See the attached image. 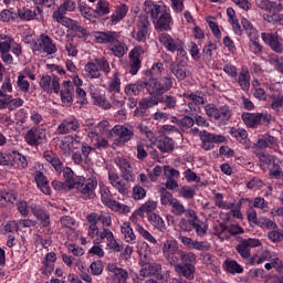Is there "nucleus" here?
<instances>
[{"mask_svg": "<svg viewBox=\"0 0 283 283\" xmlns=\"http://www.w3.org/2000/svg\"><path fill=\"white\" fill-rule=\"evenodd\" d=\"M153 107H156L153 97H143L134 111V116L136 118H145L147 116V109H151Z\"/></svg>", "mask_w": 283, "mask_h": 283, "instance_id": "25", "label": "nucleus"}, {"mask_svg": "<svg viewBox=\"0 0 283 283\" xmlns=\"http://www.w3.org/2000/svg\"><path fill=\"white\" fill-rule=\"evenodd\" d=\"M213 235H217V238H220V240H229V233H228V226L224 223H218L214 224L213 228Z\"/></svg>", "mask_w": 283, "mask_h": 283, "instance_id": "49", "label": "nucleus"}, {"mask_svg": "<svg viewBox=\"0 0 283 283\" xmlns=\"http://www.w3.org/2000/svg\"><path fill=\"white\" fill-rule=\"evenodd\" d=\"M59 94L63 105L72 107V104L74 103V84H72L71 81H64L62 83Z\"/></svg>", "mask_w": 283, "mask_h": 283, "instance_id": "19", "label": "nucleus"}, {"mask_svg": "<svg viewBox=\"0 0 283 283\" xmlns=\"http://www.w3.org/2000/svg\"><path fill=\"white\" fill-rule=\"evenodd\" d=\"M157 83V80H139L136 83L127 84L124 88V92L126 96H139L140 93L145 92L146 90L147 94H149V96H153L154 93H151V90L156 87Z\"/></svg>", "mask_w": 283, "mask_h": 283, "instance_id": "5", "label": "nucleus"}, {"mask_svg": "<svg viewBox=\"0 0 283 283\" xmlns=\"http://www.w3.org/2000/svg\"><path fill=\"white\" fill-rule=\"evenodd\" d=\"M64 184L69 189H76L83 200H94L96 198V187H98L96 177L85 179L83 176H76L72 168L65 167Z\"/></svg>", "mask_w": 283, "mask_h": 283, "instance_id": "1", "label": "nucleus"}, {"mask_svg": "<svg viewBox=\"0 0 283 283\" xmlns=\"http://www.w3.org/2000/svg\"><path fill=\"white\" fill-rule=\"evenodd\" d=\"M241 120H243L244 125H247L250 129H258L260 125L271 124V115L264 113L244 112L241 114Z\"/></svg>", "mask_w": 283, "mask_h": 283, "instance_id": "8", "label": "nucleus"}, {"mask_svg": "<svg viewBox=\"0 0 283 283\" xmlns=\"http://www.w3.org/2000/svg\"><path fill=\"white\" fill-rule=\"evenodd\" d=\"M84 72H85L86 78L94 80V78H101L102 76L101 70L98 69V64H96L95 60L90 61L85 64Z\"/></svg>", "mask_w": 283, "mask_h": 283, "instance_id": "34", "label": "nucleus"}, {"mask_svg": "<svg viewBox=\"0 0 283 283\" xmlns=\"http://www.w3.org/2000/svg\"><path fill=\"white\" fill-rule=\"evenodd\" d=\"M115 165L119 167L122 178L124 180L127 182H134V180H136V175H134V170L132 169V164H129V160L123 157H117L115 159Z\"/></svg>", "mask_w": 283, "mask_h": 283, "instance_id": "20", "label": "nucleus"}, {"mask_svg": "<svg viewBox=\"0 0 283 283\" xmlns=\"http://www.w3.org/2000/svg\"><path fill=\"white\" fill-rule=\"evenodd\" d=\"M229 134L230 136H232V138H235V140H238V143H240L241 145H247V138H249V133H247V129L231 127Z\"/></svg>", "mask_w": 283, "mask_h": 283, "instance_id": "38", "label": "nucleus"}, {"mask_svg": "<svg viewBox=\"0 0 283 283\" xmlns=\"http://www.w3.org/2000/svg\"><path fill=\"white\" fill-rule=\"evenodd\" d=\"M11 92H12V80H10V77H6L0 88V98L7 99L8 97H10L8 93L11 94Z\"/></svg>", "mask_w": 283, "mask_h": 283, "instance_id": "56", "label": "nucleus"}, {"mask_svg": "<svg viewBox=\"0 0 283 283\" xmlns=\"http://www.w3.org/2000/svg\"><path fill=\"white\" fill-rule=\"evenodd\" d=\"M265 10L269 12V14H277L279 12H282V4L279 2L273 1H266L264 2Z\"/></svg>", "mask_w": 283, "mask_h": 283, "instance_id": "64", "label": "nucleus"}, {"mask_svg": "<svg viewBox=\"0 0 283 283\" xmlns=\"http://www.w3.org/2000/svg\"><path fill=\"white\" fill-rule=\"evenodd\" d=\"M95 63L97 64L99 72H103L106 76L107 74H111L112 66H109V61H107V57H97L95 59Z\"/></svg>", "mask_w": 283, "mask_h": 283, "instance_id": "54", "label": "nucleus"}, {"mask_svg": "<svg viewBox=\"0 0 283 283\" xmlns=\"http://www.w3.org/2000/svg\"><path fill=\"white\" fill-rule=\"evenodd\" d=\"M40 87L46 94H59L61 92V83L56 75H43L40 78Z\"/></svg>", "mask_w": 283, "mask_h": 283, "instance_id": "14", "label": "nucleus"}, {"mask_svg": "<svg viewBox=\"0 0 283 283\" xmlns=\"http://www.w3.org/2000/svg\"><path fill=\"white\" fill-rule=\"evenodd\" d=\"M160 193V202L164 207H167L169 205L170 207L174 205V201L177 200L174 198V195L169 191H167V188H161L159 190Z\"/></svg>", "mask_w": 283, "mask_h": 283, "instance_id": "52", "label": "nucleus"}, {"mask_svg": "<svg viewBox=\"0 0 283 283\" xmlns=\"http://www.w3.org/2000/svg\"><path fill=\"white\" fill-rule=\"evenodd\" d=\"M199 138L201 140V149L205 151H211L216 145L227 143V137H224V135L213 134L208 130L199 132Z\"/></svg>", "mask_w": 283, "mask_h": 283, "instance_id": "9", "label": "nucleus"}, {"mask_svg": "<svg viewBox=\"0 0 283 283\" xmlns=\"http://www.w3.org/2000/svg\"><path fill=\"white\" fill-rule=\"evenodd\" d=\"M148 222L154 227V229H157V231H160L161 233H165L167 231V224L165 223V220L159 214H156L155 212L148 213Z\"/></svg>", "mask_w": 283, "mask_h": 283, "instance_id": "32", "label": "nucleus"}, {"mask_svg": "<svg viewBox=\"0 0 283 283\" xmlns=\"http://www.w3.org/2000/svg\"><path fill=\"white\" fill-rule=\"evenodd\" d=\"M108 271L113 273L114 283H127V280H129V272L116 264H109Z\"/></svg>", "mask_w": 283, "mask_h": 283, "instance_id": "27", "label": "nucleus"}, {"mask_svg": "<svg viewBox=\"0 0 283 283\" xmlns=\"http://www.w3.org/2000/svg\"><path fill=\"white\" fill-rule=\"evenodd\" d=\"M31 211L34 218H36V220L40 222L41 227H43L44 229H50V214L45 211V209H43V207L33 206L31 208Z\"/></svg>", "mask_w": 283, "mask_h": 283, "instance_id": "28", "label": "nucleus"}, {"mask_svg": "<svg viewBox=\"0 0 283 283\" xmlns=\"http://www.w3.org/2000/svg\"><path fill=\"white\" fill-rule=\"evenodd\" d=\"M223 264L227 273H230L231 275H235V273H244V268H242V265H240L235 260H226Z\"/></svg>", "mask_w": 283, "mask_h": 283, "instance_id": "41", "label": "nucleus"}, {"mask_svg": "<svg viewBox=\"0 0 283 283\" xmlns=\"http://www.w3.org/2000/svg\"><path fill=\"white\" fill-rule=\"evenodd\" d=\"M170 72L178 81H185L187 78V70L176 62L170 64Z\"/></svg>", "mask_w": 283, "mask_h": 283, "instance_id": "43", "label": "nucleus"}, {"mask_svg": "<svg viewBox=\"0 0 283 283\" xmlns=\"http://www.w3.org/2000/svg\"><path fill=\"white\" fill-rule=\"evenodd\" d=\"M214 205L218 209H224L226 211L235 207V203H227V201H224V195L220 192L214 193Z\"/></svg>", "mask_w": 283, "mask_h": 283, "instance_id": "50", "label": "nucleus"}, {"mask_svg": "<svg viewBox=\"0 0 283 283\" xmlns=\"http://www.w3.org/2000/svg\"><path fill=\"white\" fill-rule=\"evenodd\" d=\"M171 207V213L174 216H185V213H187V209H185V206L180 202V200L176 199L172 205H170Z\"/></svg>", "mask_w": 283, "mask_h": 283, "instance_id": "62", "label": "nucleus"}, {"mask_svg": "<svg viewBox=\"0 0 283 283\" xmlns=\"http://www.w3.org/2000/svg\"><path fill=\"white\" fill-rule=\"evenodd\" d=\"M108 50L112 51V54L117 59H123V56L127 54V46L120 41V39H117L113 44H111Z\"/></svg>", "mask_w": 283, "mask_h": 283, "instance_id": "35", "label": "nucleus"}, {"mask_svg": "<svg viewBox=\"0 0 283 283\" xmlns=\"http://www.w3.org/2000/svg\"><path fill=\"white\" fill-rule=\"evenodd\" d=\"M164 72L165 64H163V62L160 61L154 62L150 70L146 71V75L149 76V78L146 81H160L161 78L167 77L174 78V76L170 73H168L167 75H163Z\"/></svg>", "mask_w": 283, "mask_h": 283, "instance_id": "22", "label": "nucleus"}, {"mask_svg": "<svg viewBox=\"0 0 283 283\" xmlns=\"http://www.w3.org/2000/svg\"><path fill=\"white\" fill-rule=\"evenodd\" d=\"M196 231L197 235L199 238H203V235H207V226H205V222L202 220L197 219L196 221H192V231Z\"/></svg>", "mask_w": 283, "mask_h": 283, "instance_id": "59", "label": "nucleus"}, {"mask_svg": "<svg viewBox=\"0 0 283 283\" xmlns=\"http://www.w3.org/2000/svg\"><path fill=\"white\" fill-rule=\"evenodd\" d=\"M127 12H129V7H127V4L122 3L117 6L115 13H113L111 18L113 23H119V21H123V19L127 17Z\"/></svg>", "mask_w": 283, "mask_h": 283, "instance_id": "39", "label": "nucleus"}, {"mask_svg": "<svg viewBox=\"0 0 283 283\" xmlns=\"http://www.w3.org/2000/svg\"><path fill=\"white\" fill-rule=\"evenodd\" d=\"M108 92L111 94H118L120 92V74L118 72L114 73L113 80L108 84Z\"/></svg>", "mask_w": 283, "mask_h": 283, "instance_id": "55", "label": "nucleus"}, {"mask_svg": "<svg viewBox=\"0 0 283 283\" xmlns=\"http://www.w3.org/2000/svg\"><path fill=\"white\" fill-rule=\"evenodd\" d=\"M24 140L30 147H39V145H43V143H46L48 140L45 127L36 126L29 129L24 135Z\"/></svg>", "mask_w": 283, "mask_h": 283, "instance_id": "10", "label": "nucleus"}, {"mask_svg": "<svg viewBox=\"0 0 283 283\" xmlns=\"http://www.w3.org/2000/svg\"><path fill=\"white\" fill-rule=\"evenodd\" d=\"M94 39L96 43L109 48L113 43H116L117 39H120V33L116 31H96Z\"/></svg>", "mask_w": 283, "mask_h": 283, "instance_id": "18", "label": "nucleus"}, {"mask_svg": "<svg viewBox=\"0 0 283 283\" xmlns=\"http://www.w3.org/2000/svg\"><path fill=\"white\" fill-rule=\"evenodd\" d=\"M13 169H25L28 167V158L19 153V150H15V157L13 160Z\"/></svg>", "mask_w": 283, "mask_h": 283, "instance_id": "51", "label": "nucleus"}, {"mask_svg": "<svg viewBox=\"0 0 283 283\" xmlns=\"http://www.w3.org/2000/svg\"><path fill=\"white\" fill-rule=\"evenodd\" d=\"M18 17L21 21H38L41 23L45 17L43 15V7H39L34 4L33 8H25L18 9Z\"/></svg>", "mask_w": 283, "mask_h": 283, "instance_id": "11", "label": "nucleus"}, {"mask_svg": "<svg viewBox=\"0 0 283 283\" xmlns=\"http://www.w3.org/2000/svg\"><path fill=\"white\" fill-rule=\"evenodd\" d=\"M261 39L265 45H269L272 52H275V54L283 53V39L277 32H263L261 33Z\"/></svg>", "mask_w": 283, "mask_h": 283, "instance_id": "12", "label": "nucleus"}, {"mask_svg": "<svg viewBox=\"0 0 283 283\" xmlns=\"http://www.w3.org/2000/svg\"><path fill=\"white\" fill-rule=\"evenodd\" d=\"M259 163L263 171H266L268 169H270L271 165L275 163V157L273 155L261 153L259 155Z\"/></svg>", "mask_w": 283, "mask_h": 283, "instance_id": "46", "label": "nucleus"}, {"mask_svg": "<svg viewBox=\"0 0 283 283\" xmlns=\"http://www.w3.org/2000/svg\"><path fill=\"white\" fill-rule=\"evenodd\" d=\"M184 97L187 101H192V103L198 107V105H205V93L197 91L195 93H185Z\"/></svg>", "mask_w": 283, "mask_h": 283, "instance_id": "47", "label": "nucleus"}, {"mask_svg": "<svg viewBox=\"0 0 283 283\" xmlns=\"http://www.w3.org/2000/svg\"><path fill=\"white\" fill-rule=\"evenodd\" d=\"M255 227H260V229H277V223L273 222V220H271L268 217H260L259 221H256V226Z\"/></svg>", "mask_w": 283, "mask_h": 283, "instance_id": "57", "label": "nucleus"}, {"mask_svg": "<svg viewBox=\"0 0 283 283\" xmlns=\"http://www.w3.org/2000/svg\"><path fill=\"white\" fill-rule=\"evenodd\" d=\"M154 25L158 34H163V32H171V25H174L171 12L167 9L161 11V14L155 19Z\"/></svg>", "mask_w": 283, "mask_h": 283, "instance_id": "13", "label": "nucleus"}, {"mask_svg": "<svg viewBox=\"0 0 283 283\" xmlns=\"http://www.w3.org/2000/svg\"><path fill=\"white\" fill-rule=\"evenodd\" d=\"M157 149H159L161 154H171V151L176 149V142L168 136H161L157 142Z\"/></svg>", "mask_w": 283, "mask_h": 283, "instance_id": "30", "label": "nucleus"}, {"mask_svg": "<svg viewBox=\"0 0 283 283\" xmlns=\"http://www.w3.org/2000/svg\"><path fill=\"white\" fill-rule=\"evenodd\" d=\"M73 32L77 35V39L82 41H87V36H90V32L84 27H81L77 22L72 27Z\"/></svg>", "mask_w": 283, "mask_h": 283, "instance_id": "60", "label": "nucleus"}, {"mask_svg": "<svg viewBox=\"0 0 283 283\" xmlns=\"http://www.w3.org/2000/svg\"><path fill=\"white\" fill-rule=\"evenodd\" d=\"M179 197L184 198L185 200H192L196 196V189L191 186H181L178 190Z\"/></svg>", "mask_w": 283, "mask_h": 283, "instance_id": "53", "label": "nucleus"}, {"mask_svg": "<svg viewBox=\"0 0 283 283\" xmlns=\"http://www.w3.org/2000/svg\"><path fill=\"white\" fill-rule=\"evenodd\" d=\"M31 50L33 52H43L48 55L56 54V52H59L56 44L52 41V38L45 33H41L40 36L32 42Z\"/></svg>", "mask_w": 283, "mask_h": 283, "instance_id": "7", "label": "nucleus"}, {"mask_svg": "<svg viewBox=\"0 0 283 283\" xmlns=\"http://www.w3.org/2000/svg\"><path fill=\"white\" fill-rule=\"evenodd\" d=\"M56 262V253H46L44 261L42 262L44 266V273H52L54 271V263Z\"/></svg>", "mask_w": 283, "mask_h": 283, "instance_id": "44", "label": "nucleus"}, {"mask_svg": "<svg viewBox=\"0 0 283 283\" xmlns=\"http://www.w3.org/2000/svg\"><path fill=\"white\" fill-rule=\"evenodd\" d=\"M72 132H81V119L75 116H69L57 126V134L65 136Z\"/></svg>", "mask_w": 283, "mask_h": 283, "instance_id": "16", "label": "nucleus"}, {"mask_svg": "<svg viewBox=\"0 0 283 283\" xmlns=\"http://www.w3.org/2000/svg\"><path fill=\"white\" fill-rule=\"evenodd\" d=\"M86 220L88 222V229H87V235L88 238H91L92 240L95 239V237L97 235L98 233V222L96 221V218H94L92 216V213H88L86 216Z\"/></svg>", "mask_w": 283, "mask_h": 283, "instance_id": "42", "label": "nucleus"}, {"mask_svg": "<svg viewBox=\"0 0 283 283\" xmlns=\"http://www.w3.org/2000/svg\"><path fill=\"white\" fill-rule=\"evenodd\" d=\"M206 116L212 123H218V125H229L231 118H233V111L229 105L216 106V104H207L205 106Z\"/></svg>", "mask_w": 283, "mask_h": 283, "instance_id": "3", "label": "nucleus"}, {"mask_svg": "<svg viewBox=\"0 0 283 283\" xmlns=\"http://www.w3.org/2000/svg\"><path fill=\"white\" fill-rule=\"evenodd\" d=\"M42 156L44 160L53 167L57 176H61L62 174L63 178H65V167H63V161L61 160V157H59V154L54 150H44Z\"/></svg>", "mask_w": 283, "mask_h": 283, "instance_id": "15", "label": "nucleus"}, {"mask_svg": "<svg viewBox=\"0 0 283 283\" xmlns=\"http://www.w3.org/2000/svg\"><path fill=\"white\" fill-rule=\"evenodd\" d=\"M252 209H261V211H269V201L264 200L262 197H255L252 201Z\"/></svg>", "mask_w": 283, "mask_h": 283, "instance_id": "61", "label": "nucleus"}, {"mask_svg": "<svg viewBox=\"0 0 283 283\" xmlns=\"http://www.w3.org/2000/svg\"><path fill=\"white\" fill-rule=\"evenodd\" d=\"M92 217L95 218V222H101L104 227H109L112 224V217L109 214H98L96 212H91Z\"/></svg>", "mask_w": 283, "mask_h": 283, "instance_id": "63", "label": "nucleus"}, {"mask_svg": "<svg viewBox=\"0 0 283 283\" xmlns=\"http://www.w3.org/2000/svg\"><path fill=\"white\" fill-rule=\"evenodd\" d=\"M98 17L109 14V2L107 0H98L96 10L94 11Z\"/></svg>", "mask_w": 283, "mask_h": 283, "instance_id": "58", "label": "nucleus"}, {"mask_svg": "<svg viewBox=\"0 0 283 283\" xmlns=\"http://www.w3.org/2000/svg\"><path fill=\"white\" fill-rule=\"evenodd\" d=\"M177 125L180 128V132H187V129H191L195 125L193 115H186L180 119H177Z\"/></svg>", "mask_w": 283, "mask_h": 283, "instance_id": "48", "label": "nucleus"}, {"mask_svg": "<svg viewBox=\"0 0 283 283\" xmlns=\"http://www.w3.org/2000/svg\"><path fill=\"white\" fill-rule=\"evenodd\" d=\"M144 11L145 14H142V17H147V19H151L153 23H156V19L159 18V15L163 13V7L153 0H146L144 2Z\"/></svg>", "mask_w": 283, "mask_h": 283, "instance_id": "23", "label": "nucleus"}, {"mask_svg": "<svg viewBox=\"0 0 283 283\" xmlns=\"http://www.w3.org/2000/svg\"><path fill=\"white\" fill-rule=\"evenodd\" d=\"M158 41L164 45L167 52H171L174 54L176 50L182 44V40L174 39L169 33L163 32L158 34Z\"/></svg>", "mask_w": 283, "mask_h": 283, "instance_id": "21", "label": "nucleus"}, {"mask_svg": "<svg viewBox=\"0 0 283 283\" xmlns=\"http://www.w3.org/2000/svg\"><path fill=\"white\" fill-rule=\"evenodd\" d=\"M174 83H176L175 77H163L157 81L156 86L150 90L155 107L164 105V109H169L170 112L178 107V98L171 94H167V92L174 90Z\"/></svg>", "mask_w": 283, "mask_h": 283, "instance_id": "2", "label": "nucleus"}, {"mask_svg": "<svg viewBox=\"0 0 283 283\" xmlns=\"http://www.w3.org/2000/svg\"><path fill=\"white\" fill-rule=\"evenodd\" d=\"M133 34V39L137 43H145L147 41V38L151 34V22H149L147 15H139L137 18Z\"/></svg>", "mask_w": 283, "mask_h": 283, "instance_id": "6", "label": "nucleus"}, {"mask_svg": "<svg viewBox=\"0 0 283 283\" xmlns=\"http://www.w3.org/2000/svg\"><path fill=\"white\" fill-rule=\"evenodd\" d=\"M122 233L124 235L125 242L129 244H136V234L134 233V229L129 223H124L122 226Z\"/></svg>", "mask_w": 283, "mask_h": 283, "instance_id": "45", "label": "nucleus"}, {"mask_svg": "<svg viewBox=\"0 0 283 283\" xmlns=\"http://www.w3.org/2000/svg\"><path fill=\"white\" fill-rule=\"evenodd\" d=\"M92 98L94 101V105H97V107H102V109H112L109 101H107L105 95L99 92L92 93Z\"/></svg>", "mask_w": 283, "mask_h": 283, "instance_id": "40", "label": "nucleus"}, {"mask_svg": "<svg viewBox=\"0 0 283 283\" xmlns=\"http://www.w3.org/2000/svg\"><path fill=\"white\" fill-rule=\"evenodd\" d=\"M234 83H238L242 92H249L251 90V73H249V70H241L237 78H234Z\"/></svg>", "mask_w": 283, "mask_h": 283, "instance_id": "29", "label": "nucleus"}, {"mask_svg": "<svg viewBox=\"0 0 283 283\" xmlns=\"http://www.w3.org/2000/svg\"><path fill=\"white\" fill-rule=\"evenodd\" d=\"M88 138H92L94 149H98L101 151L109 147V142L107 140V138L101 137L96 132L88 133Z\"/></svg>", "mask_w": 283, "mask_h": 283, "instance_id": "31", "label": "nucleus"}, {"mask_svg": "<svg viewBox=\"0 0 283 283\" xmlns=\"http://www.w3.org/2000/svg\"><path fill=\"white\" fill-rule=\"evenodd\" d=\"M176 273L180 277H185L188 282L196 280V265L193 264H177L175 266Z\"/></svg>", "mask_w": 283, "mask_h": 283, "instance_id": "26", "label": "nucleus"}, {"mask_svg": "<svg viewBox=\"0 0 283 283\" xmlns=\"http://www.w3.org/2000/svg\"><path fill=\"white\" fill-rule=\"evenodd\" d=\"M275 143H276V139L275 137L269 135V134H265V135H262L261 138H259V140L256 142V147L259 149H273V147H275Z\"/></svg>", "mask_w": 283, "mask_h": 283, "instance_id": "37", "label": "nucleus"}, {"mask_svg": "<svg viewBox=\"0 0 283 283\" xmlns=\"http://www.w3.org/2000/svg\"><path fill=\"white\" fill-rule=\"evenodd\" d=\"M113 132L114 135L117 136L116 143H119L120 145H125V143H129V140L134 138V129L123 125L114 126Z\"/></svg>", "mask_w": 283, "mask_h": 283, "instance_id": "24", "label": "nucleus"}, {"mask_svg": "<svg viewBox=\"0 0 283 283\" xmlns=\"http://www.w3.org/2000/svg\"><path fill=\"white\" fill-rule=\"evenodd\" d=\"M163 253L166 260H174V256L178 253V244L172 240H167L164 243Z\"/></svg>", "mask_w": 283, "mask_h": 283, "instance_id": "36", "label": "nucleus"}, {"mask_svg": "<svg viewBox=\"0 0 283 283\" xmlns=\"http://www.w3.org/2000/svg\"><path fill=\"white\" fill-rule=\"evenodd\" d=\"M101 200L105 207H109L113 211H120L122 209L127 208V206L112 199V192L107 186H101Z\"/></svg>", "mask_w": 283, "mask_h": 283, "instance_id": "17", "label": "nucleus"}, {"mask_svg": "<svg viewBox=\"0 0 283 283\" xmlns=\"http://www.w3.org/2000/svg\"><path fill=\"white\" fill-rule=\"evenodd\" d=\"M15 156L17 149H7L4 151H0V165L3 167H13Z\"/></svg>", "mask_w": 283, "mask_h": 283, "instance_id": "33", "label": "nucleus"}, {"mask_svg": "<svg viewBox=\"0 0 283 283\" xmlns=\"http://www.w3.org/2000/svg\"><path fill=\"white\" fill-rule=\"evenodd\" d=\"M256 247H262L260 239H241L235 247V251L242 256L244 264L253 265L255 264V256H251V249H256Z\"/></svg>", "mask_w": 283, "mask_h": 283, "instance_id": "4", "label": "nucleus"}]
</instances>
